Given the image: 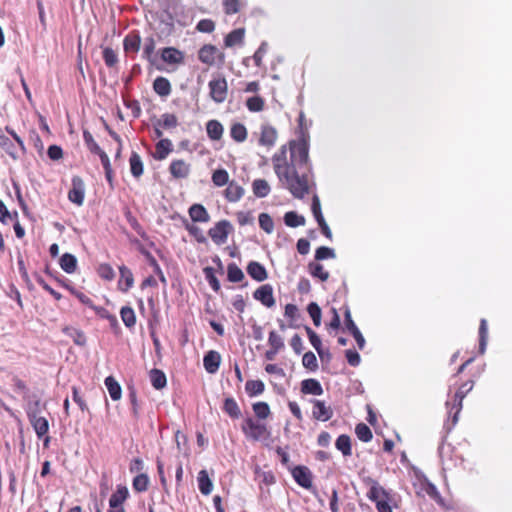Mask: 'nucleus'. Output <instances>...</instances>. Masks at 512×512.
Wrapping results in <instances>:
<instances>
[{
    "instance_id": "63",
    "label": "nucleus",
    "mask_w": 512,
    "mask_h": 512,
    "mask_svg": "<svg viewBox=\"0 0 512 512\" xmlns=\"http://www.w3.org/2000/svg\"><path fill=\"white\" fill-rule=\"evenodd\" d=\"M103 59L108 67H114L118 62V56L116 52L110 47L104 48Z\"/></svg>"
},
{
    "instance_id": "7",
    "label": "nucleus",
    "mask_w": 512,
    "mask_h": 512,
    "mask_svg": "<svg viewBox=\"0 0 512 512\" xmlns=\"http://www.w3.org/2000/svg\"><path fill=\"white\" fill-rule=\"evenodd\" d=\"M85 196V184L81 177L73 176L72 178V187L68 192V199L78 205L81 206L84 202Z\"/></svg>"
},
{
    "instance_id": "21",
    "label": "nucleus",
    "mask_w": 512,
    "mask_h": 512,
    "mask_svg": "<svg viewBox=\"0 0 512 512\" xmlns=\"http://www.w3.org/2000/svg\"><path fill=\"white\" fill-rule=\"evenodd\" d=\"M140 45L141 37L137 32L127 34L123 40V48L126 53H137Z\"/></svg>"
},
{
    "instance_id": "5",
    "label": "nucleus",
    "mask_w": 512,
    "mask_h": 512,
    "mask_svg": "<svg viewBox=\"0 0 512 512\" xmlns=\"http://www.w3.org/2000/svg\"><path fill=\"white\" fill-rule=\"evenodd\" d=\"M291 474H292L295 482L299 486H301L307 490L313 489V484H312L313 474L308 467L303 466V465L295 466L292 468Z\"/></svg>"
},
{
    "instance_id": "20",
    "label": "nucleus",
    "mask_w": 512,
    "mask_h": 512,
    "mask_svg": "<svg viewBox=\"0 0 512 512\" xmlns=\"http://www.w3.org/2000/svg\"><path fill=\"white\" fill-rule=\"evenodd\" d=\"M161 58L168 64H180L184 60V54L174 47H166L161 51Z\"/></svg>"
},
{
    "instance_id": "9",
    "label": "nucleus",
    "mask_w": 512,
    "mask_h": 512,
    "mask_svg": "<svg viewBox=\"0 0 512 512\" xmlns=\"http://www.w3.org/2000/svg\"><path fill=\"white\" fill-rule=\"evenodd\" d=\"M344 317H345V325H346L347 330L354 337V339L358 345V348L360 350H363L365 347V339H364L362 333L360 332L359 328L356 326L355 322L353 321L349 309H347L345 311Z\"/></svg>"
},
{
    "instance_id": "64",
    "label": "nucleus",
    "mask_w": 512,
    "mask_h": 512,
    "mask_svg": "<svg viewBox=\"0 0 512 512\" xmlns=\"http://www.w3.org/2000/svg\"><path fill=\"white\" fill-rule=\"evenodd\" d=\"M196 29L202 33H211L215 29V23L210 19H202L197 23Z\"/></svg>"
},
{
    "instance_id": "12",
    "label": "nucleus",
    "mask_w": 512,
    "mask_h": 512,
    "mask_svg": "<svg viewBox=\"0 0 512 512\" xmlns=\"http://www.w3.org/2000/svg\"><path fill=\"white\" fill-rule=\"evenodd\" d=\"M312 403V414L315 419L325 422L332 417V409L329 406H326L323 401L314 399L312 400Z\"/></svg>"
},
{
    "instance_id": "43",
    "label": "nucleus",
    "mask_w": 512,
    "mask_h": 512,
    "mask_svg": "<svg viewBox=\"0 0 512 512\" xmlns=\"http://www.w3.org/2000/svg\"><path fill=\"white\" fill-rule=\"evenodd\" d=\"M230 135L233 140L238 143H242L247 138V129L243 124L235 123L230 129Z\"/></svg>"
},
{
    "instance_id": "47",
    "label": "nucleus",
    "mask_w": 512,
    "mask_h": 512,
    "mask_svg": "<svg viewBox=\"0 0 512 512\" xmlns=\"http://www.w3.org/2000/svg\"><path fill=\"white\" fill-rule=\"evenodd\" d=\"M488 328L487 321L481 319L479 326V353L484 354L487 346Z\"/></svg>"
},
{
    "instance_id": "28",
    "label": "nucleus",
    "mask_w": 512,
    "mask_h": 512,
    "mask_svg": "<svg viewBox=\"0 0 512 512\" xmlns=\"http://www.w3.org/2000/svg\"><path fill=\"white\" fill-rule=\"evenodd\" d=\"M223 411L232 419H238L241 417L240 407L233 397L225 398L223 403Z\"/></svg>"
},
{
    "instance_id": "50",
    "label": "nucleus",
    "mask_w": 512,
    "mask_h": 512,
    "mask_svg": "<svg viewBox=\"0 0 512 512\" xmlns=\"http://www.w3.org/2000/svg\"><path fill=\"white\" fill-rule=\"evenodd\" d=\"M355 433L358 439L363 442H369L373 437L371 429L364 423H359L356 425Z\"/></svg>"
},
{
    "instance_id": "61",
    "label": "nucleus",
    "mask_w": 512,
    "mask_h": 512,
    "mask_svg": "<svg viewBox=\"0 0 512 512\" xmlns=\"http://www.w3.org/2000/svg\"><path fill=\"white\" fill-rule=\"evenodd\" d=\"M268 344L270 346V348H273L275 350H281L284 348V340L283 338L277 334L275 331H271L269 333V338H268Z\"/></svg>"
},
{
    "instance_id": "14",
    "label": "nucleus",
    "mask_w": 512,
    "mask_h": 512,
    "mask_svg": "<svg viewBox=\"0 0 512 512\" xmlns=\"http://www.w3.org/2000/svg\"><path fill=\"white\" fill-rule=\"evenodd\" d=\"M28 419L38 438L41 439L47 435L49 423L45 417H42L41 415H32L31 417H28Z\"/></svg>"
},
{
    "instance_id": "18",
    "label": "nucleus",
    "mask_w": 512,
    "mask_h": 512,
    "mask_svg": "<svg viewBox=\"0 0 512 512\" xmlns=\"http://www.w3.org/2000/svg\"><path fill=\"white\" fill-rule=\"evenodd\" d=\"M246 269L249 276L257 282H262L268 277L266 268L257 261L249 262Z\"/></svg>"
},
{
    "instance_id": "45",
    "label": "nucleus",
    "mask_w": 512,
    "mask_h": 512,
    "mask_svg": "<svg viewBox=\"0 0 512 512\" xmlns=\"http://www.w3.org/2000/svg\"><path fill=\"white\" fill-rule=\"evenodd\" d=\"M64 332L72 338L73 342L78 346H85L86 344V336L83 331L73 328V327H66L64 329Z\"/></svg>"
},
{
    "instance_id": "48",
    "label": "nucleus",
    "mask_w": 512,
    "mask_h": 512,
    "mask_svg": "<svg viewBox=\"0 0 512 512\" xmlns=\"http://www.w3.org/2000/svg\"><path fill=\"white\" fill-rule=\"evenodd\" d=\"M203 273L205 276L206 281L209 283L210 287L215 291L218 292L221 288L220 282L215 276V271L212 267L207 266L203 269Z\"/></svg>"
},
{
    "instance_id": "10",
    "label": "nucleus",
    "mask_w": 512,
    "mask_h": 512,
    "mask_svg": "<svg viewBox=\"0 0 512 512\" xmlns=\"http://www.w3.org/2000/svg\"><path fill=\"white\" fill-rule=\"evenodd\" d=\"M473 388V382H467V383H464L459 389L458 391L455 393V403L453 405V407H456V412L455 414L453 415V418H452V424L453 426L456 425V423L458 422V415L462 409V402H463V399L465 398V396L467 395L468 392H470Z\"/></svg>"
},
{
    "instance_id": "36",
    "label": "nucleus",
    "mask_w": 512,
    "mask_h": 512,
    "mask_svg": "<svg viewBox=\"0 0 512 512\" xmlns=\"http://www.w3.org/2000/svg\"><path fill=\"white\" fill-rule=\"evenodd\" d=\"M0 147L14 160L19 158V154L16 150L14 143L2 133L0 129Z\"/></svg>"
},
{
    "instance_id": "4",
    "label": "nucleus",
    "mask_w": 512,
    "mask_h": 512,
    "mask_svg": "<svg viewBox=\"0 0 512 512\" xmlns=\"http://www.w3.org/2000/svg\"><path fill=\"white\" fill-rule=\"evenodd\" d=\"M198 58L202 63L209 66L215 64L216 58L219 59L220 63L224 62V54L221 53L216 46L211 44H206L200 48Z\"/></svg>"
},
{
    "instance_id": "42",
    "label": "nucleus",
    "mask_w": 512,
    "mask_h": 512,
    "mask_svg": "<svg viewBox=\"0 0 512 512\" xmlns=\"http://www.w3.org/2000/svg\"><path fill=\"white\" fill-rule=\"evenodd\" d=\"M264 389L265 385L261 380H248L245 384V390L250 397L262 394Z\"/></svg>"
},
{
    "instance_id": "11",
    "label": "nucleus",
    "mask_w": 512,
    "mask_h": 512,
    "mask_svg": "<svg viewBox=\"0 0 512 512\" xmlns=\"http://www.w3.org/2000/svg\"><path fill=\"white\" fill-rule=\"evenodd\" d=\"M191 171L190 164L184 160H173L169 166V172L175 179H185L189 176Z\"/></svg>"
},
{
    "instance_id": "56",
    "label": "nucleus",
    "mask_w": 512,
    "mask_h": 512,
    "mask_svg": "<svg viewBox=\"0 0 512 512\" xmlns=\"http://www.w3.org/2000/svg\"><path fill=\"white\" fill-rule=\"evenodd\" d=\"M83 139H84V142H85L87 148L89 149V151L91 153L96 154V153L101 152L100 146L96 143L92 134L88 130L83 131Z\"/></svg>"
},
{
    "instance_id": "8",
    "label": "nucleus",
    "mask_w": 512,
    "mask_h": 512,
    "mask_svg": "<svg viewBox=\"0 0 512 512\" xmlns=\"http://www.w3.org/2000/svg\"><path fill=\"white\" fill-rule=\"evenodd\" d=\"M253 297L267 308H271L275 305L273 288L270 284H264L257 288L253 293Z\"/></svg>"
},
{
    "instance_id": "40",
    "label": "nucleus",
    "mask_w": 512,
    "mask_h": 512,
    "mask_svg": "<svg viewBox=\"0 0 512 512\" xmlns=\"http://www.w3.org/2000/svg\"><path fill=\"white\" fill-rule=\"evenodd\" d=\"M335 446L344 456L352 454L351 439L346 434H342L336 439Z\"/></svg>"
},
{
    "instance_id": "41",
    "label": "nucleus",
    "mask_w": 512,
    "mask_h": 512,
    "mask_svg": "<svg viewBox=\"0 0 512 512\" xmlns=\"http://www.w3.org/2000/svg\"><path fill=\"white\" fill-rule=\"evenodd\" d=\"M284 223L288 227H292V228H295L298 226H303V225H305V217L297 214L294 211H289V212L285 213V215H284Z\"/></svg>"
},
{
    "instance_id": "26",
    "label": "nucleus",
    "mask_w": 512,
    "mask_h": 512,
    "mask_svg": "<svg viewBox=\"0 0 512 512\" xmlns=\"http://www.w3.org/2000/svg\"><path fill=\"white\" fill-rule=\"evenodd\" d=\"M60 267L68 274H72L77 268V258L70 253H64L59 261Z\"/></svg>"
},
{
    "instance_id": "6",
    "label": "nucleus",
    "mask_w": 512,
    "mask_h": 512,
    "mask_svg": "<svg viewBox=\"0 0 512 512\" xmlns=\"http://www.w3.org/2000/svg\"><path fill=\"white\" fill-rule=\"evenodd\" d=\"M232 229V225L227 220H221L216 225L209 229L208 234L211 239L217 244H223L226 242L229 232Z\"/></svg>"
},
{
    "instance_id": "34",
    "label": "nucleus",
    "mask_w": 512,
    "mask_h": 512,
    "mask_svg": "<svg viewBox=\"0 0 512 512\" xmlns=\"http://www.w3.org/2000/svg\"><path fill=\"white\" fill-rule=\"evenodd\" d=\"M149 377L152 386L157 390L164 388L167 384L166 375L159 369H152L150 371Z\"/></svg>"
},
{
    "instance_id": "1",
    "label": "nucleus",
    "mask_w": 512,
    "mask_h": 512,
    "mask_svg": "<svg viewBox=\"0 0 512 512\" xmlns=\"http://www.w3.org/2000/svg\"><path fill=\"white\" fill-rule=\"evenodd\" d=\"M274 172L280 182L298 199L309 193V145L305 138L290 143V163L287 162V149L282 146L272 157Z\"/></svg>"
},
{
    "instance_id": "2",
    "label": "nucleus",
    "mask_w": 512,
    "mask_h": 512,
    "mask_svg": "<svg viewBox=\"0 0 512 512\" xmlns=\"http://www.w3.org/2000/svg\"><path fill=\"white\" fill-rule=\"evenodd\" d=\"M241 429L246 438L253 441H259L262 438L270 436V432L268 431L267 426L255 421L251 417H248L244 420Z\"/></svg>"
},
{
    "instance_id": "37",
    "label": "nucleus",
    "mask_w": 512,
    "mask_h": 512,
    "mask_svg": "<svg viewBox=\"0 0 512 512\" xmlns=\"http://www.w3.org/2000/svg\"><path fill=\"white\" fill-rule=\"evenodd\" d=\"M129 163H130L131 174L135 178H139L143 174V171H144L143 162H142L139 154L136 152H132L130 159H129Z\"/></svg>"
},
{
    "instance_id": "29",
    "label": "nucleus",
    "mask_w": 512,
    "mask_h": 512,
    "mask_svg": "<svg viewBox=\"0 0 512 512\" xmlns=\"http://www.w3.org/2000/svg\"><path fill=\"white\" fill-rule=\"evenodd\" d=\"M207 135L212 140H220L223 135V126L218 120H209L206 124Z\"/></svg>"
},
{
    "instance_id": "38",
    "label": "nucleus",
    "mask_w": 512,
    "mask_h": 512,
    "mask_svg": "<svg viewBox=\"0 0 512 512\" xmlns=\"http://www.w3.org/2000/svg\"><path fill=\"white\" fill-rule=\"evenodd\" d=\"M305 331L308 335L311 345L317 351L321 360H324V349L322 348V342L320 337L310 327L306 326Z\"/></svg>"
},
{
    "instance_id": "60",
    "label": "nucleus",
    "mask_w": 512,
    "mask_h": 512,
    "mask_svg": "<svg viewBox=\"0 0 512 512\" xmlns=\"http://www.w3.org/2000/svg\"><path fill=\"white\" fill-rule=\"evenodd\" d=\"M311 210L317 223L325 220L321 210L320 199L317 195H314L312 198Z\"/></svg>"
},
{
    "instance_id": "57",
    "label": "nucleus",
    "mask_w": 512,
    "mask_h": 512,
    "mask_svg": "<svg viewBox=\"0 0 512 512\" xmlns=\"http://www.w3.org/2000/svg\"><path fill=\"white\" fill-rule=\"evenodd\" d=\"M375 503L378 512H392V508L389 504L390 495L387 492L386 497L379 496L376 500H371Z\"/></svg>"
},
{
    "instance_id": "31",
    "label": "nucleus",
    "mask_w": 512,
    "mask_h": 512,
    "mask_svg": "<svg viewBox=\"0 0 512 512\" xmlns=\"http://www.w3.org/2000/svg\"><path fill=\"white\" fill-rule=\"evenodd\" d=\"M198 487L202 494L209 495L213 489V483L210 480L206 470H201L198 473Z\"/></svg>"
},
{
    "instance_id": "27",
    "label": "nucleus",
    "mask_w": 512,
    "mask_h": 512,
    "mask_svg": "<svg viewBox=\"0 0 512 512\" xmlns=\"http://www.w3.org/2000/svg\"><path fill=\"white\" fill-rule=\"evenodd\" d=\"M244 195V189L235 182H230L225 190V197L230 202L239 201Z\"/></svg>"
},
{
    "instance_id": "33",
    "label": "nucleus",
    "mask_w": 512,
    "mask_h": 512,
    "mask_svg": "<svg viewBox=\"0 0 512 512\" xmlns=\"http://www.w3.org/2000/svg\"><path fill=\"white\" fill-rule=\"evenodd\" d=\"M105 386H106L112 400L117 401L121 398L122 389L114 377L108 376L105 379Z\"/></svg>"
},
{
    "instance_id": "46",
    "label": "nucleus",
    "mask_w": 512,
    "mask_h": 512,
    "mask_svg": "<svg viewBox=\"0 0 512 512\" xmlns=\"http://www.w3.org/2000/svg\"><path fill=\"white\" fill-rule=\"evenodd\" d=\"M121 319L126 327L132 328L136 323L134 310L129 306H124L120 311Z\"/></svg>"
},
{
    "instance_id": "53",
    "label": "nucleus",
    "mask_w": 512,
    "mask_h": 512,
    "mask_svg": "<svg viewBox=\"0 0 512 512\" xmlns=\"http://www.w3.org/2000/svg\"><path fill=\"white\" fill-rule=\"evenodd\" d=\"M259 226L266 233L270 234L274 230V222L271 216L267 213H261L259 215Z\"/></svg>"
},
{
    "instance_id": "23",
    "label": "nucleus",
    "mask_w": 512,
    "mask_h": 512,
    "mask_svg": "<svg viewBox=\"0 0 512 512\" xmlns=\"http://www.w3.org/2000/svg\"><path fill=\"white\" fill-rule=\"evenodd\" d=\"M120 280L118 282L119 289L123 292H127L134 283V277L131 270L126 266L119 267Z\"/></svg>"
},
{
    "instance_id": "13",
    "label": "nucleus",
    "mask_w": 512,
    "mask_h": 512,
    "mask_svg": "<svg viewBox=\"0 0 512 512\" xmlns=\"http://www.w3.org/2000/svg\"><path fill=\"white\" fill-rule=\"evenodd\" d=\"M220 363L221 355L215 350L208 351L203 358L204 368L210 374H214L218 371Z\"/></svg>"
},
{
    "instance_id": "3",
    "label": "nucleus",
    "mask_w": 512,
    "mask_h": 512,
    "mask_svg": "<svg viewBox=\"0 0 512 512\" xmlns=\"http://www.w3.org/2000/svg\"><path fill=\"white\" fill-rule=\"evenodd\" d=\"M209 94L215 103H223L227 98L228 84L224 77L213 78L208 83Z\"/></svg>"
},
{
    "instance_id": "51",
    "label": "nucleus",
    "mask_w": 512,
    "mask_h": 512,
    "mask_svg": "<svg viewBox=\"0 0 512 512\" xmlns=\"http://www.w3.org/2000/svg\"><path fill=\"white\" fill-rule=\"evenodd\" d=\"M178 125V119L174 114L165 113L158 120V126H162L165 129L175 128Z\"/></svg>"
},
{
    "instance_id": "15",
    "label": "nucleus",
    "mask_w": 512,
    "mask_h": 512,
    "mask_svg": "<svg viewBox=\"0 0 512 512\" xmlns=\"http://www.w3.org/2000/svg\"><path fill=\"white\" fill-rule=\"evenodd\" d=\"M129 496V491L126 486H118L117 490L111 495L109 499V507L111 509H124L123 503Z\"/></svg>"
},
{
    "instance_id": "16",
    "label": "nucleus",
    "mask_w": 512,
    "mask_h": 512,
    "mask_svg": "<svg viewBox=\"0 0 512 512\" xmlns=\"http://www.w3.org/2000/svg\"><path fill=\"white\" fill-rule=\"evenodd\" d=\"M363 482L370 487L367 497L370 500H376L379 496L386 497L387 491L379 485L378 481L370 476L363 477Z\"/></svg>"
},
{
    "instance_id": "39",
    "label": "nucleus",
    "mask_w": 512,
    "mask_h": 512,
    "mask_svg": "<svg viewBox=\"0 0 512 512\" xmlns=\"http://www.w3.org/2000/svg\"><path fill=\"white\" fill-rule=\"evenodd\" d=\"M245 278L243 271L232 262L227 266V279L232 283L241 282Z\"/></svg>"
},
{
    "instance_id": "58",
    "label": "nucleus",
    "mask_w": 512,
    "mask_h": 512,
    "mask_svg": "<svg viewBox=\"0 0 512 512\" xmlns=\"http://www.w3.org/2000/svg\"><path fill=\"white\" fill-rule=\"evenodd\" d=\"M302 364L305 368L315 371L318 368V362L315 354L311 351L306 352L302 358Z\"/></svg>"
},
{
    "instance_id": "44",
    "label": "nucleus",
    "mask_w": 512,
    "mask_h": 512,
    "mask_svg": "<svg viewBox=\"0 0 512 512\" xmlns=\"http://www.w3.org/2000/svg\"><path fill=\"white\" fill-rule=\"evenodd\" d=\"M308 270L313 277L319 278L321 281H326L329 278V272L324 270L322 264L310 262L308 264Z\"/></svg>"
},
{
    "instance_id": "55",
    "label": "nucleus",
    "mask_w": 512,
    "mask_h": 512,
    "mask_svg": "<svg viewBox=\"0 0 512 512\" xmlns=\"http://www.w3.org/2000/svg\"><path fill=\"white\" fill-rule=\"evenodd\" d=\"M246 106L251 112H259L264 108V100L259 96H253L247 99Z\"/></svg>"
},
{
    "instance_id": "24",
    "label": "nucleus",
    "mask_w": 512,
    "mask_h": 512,
    "mask_svg": "<svg viewBox=\"0 0 512 512\" xmlns=\"http://www.w3.org/2000/svg\"><path fill=\"white\" fill-rule=\"evenodd\" d=\"M189 215L194 222L206 223L210 220L207 210L201 204H193L189 208Z\"/></svg>"
},
{
    "instance_id": "25",
    "label": "nucleus",
    "mask_w": 512,
    "mask_h": 512,
    "mask_svg": "<svg viewBox=\"0 0 512 512\" xmlns=\"http://www.w3.org/2000/svg\"><path fill=\"white\" fill-rule=\"evenodd\" d=\"M153 89L161 97H167L171 93V84L165 77L159 76L153 82Z\"/></svg>"
},
{
    "instance_id": "54",
    "label": "nucleus",
    "mask_w": 512,
    "mask_h": 512,
    "mask_svg": "<svg viewBox=\"0 0 512 512\" xmlns=\"http://www.w3.org/2000/svg\"><path fill=\"white\" fill-rule=\"evenodd\" d=\"M253 411L259 419H266L270 415V407L266 402L254 403Z\"/></svg>"
},
{
    "instance_id": "62",
    "label": "nucleus",
    "mask_w": 512,
    "mask_h": 512,
    "mask_svg": "<svg viewBox=\"0 0 512 512\" xmlns=\"http://www.w3.org/2000/svg\"><path fill=\"white\" fill-rule=\"evenodd\" d=\"M335 257H336L335 251H334V249H332L330 247L321 246V247L317 248V250L315 252V259L317 261H321V260H325V259H329V258H335Z\"/></svg>"
},
{
    "instance_id": "35",
    "label": "nucleus",
    "mask_w": 512,
    "mask_h": 512,
    "mask_svg": "<svg viewBox=\"0 0 512 512\" xmlns=\"http://www.w3.org/2000/svg\"><path fill=\"white\" fill-rule=\"evenodd\" d=\"M245 35L244 28H237L231 31L224 40L226 47H233L234 45L243 43Z\"/></svg>"
},
{
    "instance_id": "17",
    "label": "nucleus",
    "mask_w": 512,
    "mask_h": 512,
    "mask_svg": "<svg viewBox=\"0 0 512 512\" xmlns=\"http://www.w3.org/2000/svg\"><path fill=\"white\" fill-rule=\"evenodd\" d=\"M277 139V131L270 125H262L259 144L268 148L273 147Z\"/></svg>"
},
{
    "instance_id": "22",
    "label": "nucleus",
    "mask_w": 512,
    "mask_h": 512,
    "mask_svg": "<svg viewBox=\"0 0 512 512\" xmlns=\"http://www.w3.org/2000/svg\"><path fill=\"white\" fill-rule=\"evenodd\" d=\"M301 392L304 394L320 396L323 394V388L318 380L309 378L301 382Z\"/></svg>"
},
{
    "instance_id": "30",
    "label": "nucleus",
    "mask_w": 512,
    "mask_h": 512,
    "mask_svg": "<svg viewBox=\"0 0 512 512\" xmlns=\"http://www.w3.org/2000/svg\"><path fill=\"white\" fill-rule=\"evenodd\" d=\"M172 150L173 145L169 139H160L156 144V154L154 157L157 160H164Z\"/></svg>"
},
{
    "instance_id": "59",
    "label": "nucleus",
    "mask_w": 512,
    "mask_h": 512,
    "mask_svg": "<svg viewBox=\"0 0 512 512\" xmlns=\"http://www.w3.org/2000/svg\"><path fill=\"white\" fill-rule=\"evenodd\" d=\"M149 484V478L146 474H139L133 479V488L138 492L146 491Z\"/></svg>"
},
{
    "instance_id": "49",
    "label": "nucleus",
    "mask_w": 512,
    "mask_h": 512,
    "mask_svg": "<svg viewBox=\"0 0 512 512\" xmlns=\"http://www.w3.org/2000/svg\"><path fill=\"white\" fill-rule=\"evenodd\" d=\"M212 182L217 187L229 184V174L225 169H217L212 174Z\"/></svg>"
},
{
    "instance_id": "19",
    "label": "nucleus",
    "mask_w": 512,
    "mask_h": 512,
    "mask_svg": "<svg viewBox=\"0 0 512 512\" xmlns=\"http://www.w3.org/2000/svg\"><path fill=\"white\" fill-rule=\"evenodd\" d=\"M24 400L26 401L25 410L28 417L32 415H40L42 412V407L40 398L35 394H29L24 396Z\"/></svg>"
},
{
    "instance_id": "32",
    "label": "nucleus",
    "mask_w": 512,
    "mask_h": 512,
    "mask_svg": "<svg viewBox=\"0 0 512 512\" xmlns=\"http://www.w3.org/2000/svg\"><path fill=\"white\" fill-rule=\"evenodd\" d=\"M252 190L256 197L264 198L270 193V185L265 179H255L252 182Z\"/></svg>"
},
{
    "instance_id": "52",
    "label": "nucleus",
    "mask_w": 512,
    "mask_h": 512,
    "mask_svg": "<svg viewBox=\"0 0 512 512\" xmlns=\"http://www.w3.org/2000/svg\"><path fill=\"white\" fill-rule=\"evenodd\" d=\"M307 311L312 318L314 325L317 327L320 326L322 314L319 305L315 302H311L307 306Z\"/></svg>"
}]
</instances>
